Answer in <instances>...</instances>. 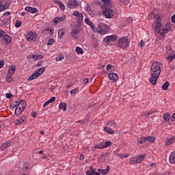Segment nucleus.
Instances as JSON below:
<instances>
[{
  "label": "nucleus",
  "instance_id": "22",
  "mask_svg": "<svg viewBox=\"0 0 175 175\" xmlns=\"http://www.w3.org/2000/svg\"><path fill=\"white\" fill-rule=\"evenodd\" d=\"M170 163H175V151L172 152L169 157Z\"/></svg>",
  "mask_w": 175,
  "mask_h": 175
},
{
  "label": "nucleus",
  "instance_id": "21",
  "mask_svg": "<svg viewBox=\"0 0 175 175\" xmlns=\"http://www.w3.org/2000/svg\"><path fill=\"white\" fill-rule=\"evenodd\" d=\"M80 33V29H76L72 31L71 35L74 39H77V35Z\"/></svg>",
  "mask_w": 175,
  "mask_h": 175
},
{
  "label": "nucleus",
  "instance_id": "43",
  "mask_svg": "<svg viewBox=\"0 0 175 175\" xmlns=\"http://www.w3.org/2000/svg\"><path fill=\"white\" fill-rule=\"evenodd\" d=\"M8 148V144H3L1 147H0V150L3 151V150H6Z\"/></svg>",
  "mask_w": 175,
  "mask_h": 175
},
{
  "label": "nucleus",
  "instance_id": "59",
  "mask_svg": "<svg viewBox=\"0 0 175 175\" xmlns=\"http://www.w3.org/2000/svg\"><path fill=\"white\" fill-rule=\"evenodd\" d=\"M31 115L33 118H35L36 117V112H31Z\"/></svg>",
  "mask_w": 175,
  "mask_h": 175
},
{
  "label": "nucleus",
  "instance_id": "55",
  "mask_svg": "<svg viewBox=\"0 0 175 175\" xmlns=\"http://www.w3.org/2000/svg\"><path fill=\"white\" fill-rule=\"evenodd\" d=\"M10 14H11V13L9 11L3 13V16H10Z\"/></svg>",
  "mask_w": 175,
  "mask_h": 175
},
{
  "label": "nucleus",
  "instance_id": "32",
  "mask_svg": "<svg viewBox=\"0 0 175 175\" xmlns=\"http://www.w3.org/2000/svg\"><path fill=\"white\" fill-rule=\"evenodd\" d=\"M107 126H113L114 129L117 128V125L114 121H111V120L108 121L107 122Z\"/></svg>",
  "mask_w": 175,
  "mask_h": 175
},
{
  "label": "nucleus",
  "instance_id": "12",
  "mask_svg": "<svg viewBox=\"0 0 175 175\" xmlns=\"http://www.w3.org/2000/svg\"><path fill=\"white\" fill-rule=\"evenodd\" d=\"M9 6H10V1H7L3 4L2 1H0V10L2 12L3 10H6V9H9Z\"/></svg>",
  "mask_w": 175,
  "mask_h": 175
},
{
  "label": "nucleus",
  "instance_id": "16",
  "mask_svg": "<svg viewBox=\"0 0 175 175\" xmlns=\"http://www.w3.org/2000/svg\"><path fill=\"white\" fill-rule=\"evenodd\" d=\"M110 172V166L107 165V168L105 170H102V169H98L97 170V173H99V174L100 175V173L102 174H107V173H109Z\"/></svg>",
  "mask_w": 175,
  "mask_h": 175
},
{
  "label": "nucleus",
  "instance_id": "38",
  "mask_svg": "<svg viewBox=\"0 0 175 175\" xmlns=\"http://www.w3.org/2000/svg\"><path fill=\"white\" fill-rule=\"evenodd\" d=\"M145 139H146L147 142H150V143H154V142H155V137H145Z\"/></svg>",
  "mask_w": 175,
  "mask_h": 175
},
{
  "label": "nucleus",
  "instance_id": "51",
  "mask_svg": "<svg viewBox=\"0 0 175 175\" xmlns=\"http://www.w3.org/2000/svg\"><path fill=\"white\" fill-rule=\"evenodd\" d=\"M77 122H78L79 124H81V125H84V124H85V121L84 120H78Z\"/></svg>",
  "mask_w": 175,
  "mask_h": 175
},
{
  "label": "nucleus",
  "instance_id": "64",
  "mask_svg": "<svg viewBox=\"0 0 175 175\" xmlns=\"http://www.w3.org/2000/svg\"><path fill=\"white\" fill-rule=\"evenodd\" d=\"M150 115H148V113H144L143 116L145 117L146 118H147V117H148Z\"/></svg>",
  "mask_w": 175,
  "mask_h": 175
},
{
  "label": "nucleus",
  "instance_id": "61",
  "mask_svg": "<svg viewBox=\"0 0 175 175\" xmlns=\"http://www.w3.org/2000/svg\"><path fill=\"white\" fill-rule=\"evenodd\" d=\"M70 94H71V95H73L74 94H76V90H72L71 91H70Z\"/></svg>",
  "mask_w": 175,
  "mask_h": 175
},
{
  "label": "nucleus",
  "instance_id": "53",
  "mask_svg": "<svg viewBox=\"0 0 175 175\" xmlns=\"http://www.w3.org/2000/svg\"><path fill=\"white\" fill-rule=\"evenodd\" d=\"M3 65H5V62L3 61L0 62V69L3 68Z\"/></svg>",
  "mask_w": 175,
  "mask_h": 175
},
{
  "label": "nucleus",
  "instance_id": "2",
  "mask_svg": "<svg viewBox=\"0 0 175 175\" xmlns=\"http://www.w3.org/2000/svg\"><path fill=\"white\" fill-rule=\"evenodd\" d=\"M111 0H101L103 5H105L103 10V14L106 18H111L114 16V10L111 8V3L110 1Z\"/></svg>",
  "mask_w": 175,
  "mask_h": 175
},
{
  "label": "nucleus",
  "instance_id": "33",
  "mask_svg": "<svg viewBox=\"0 0 175 175\" xmlns=\"http://www.w3.org/2000/svg\"><path fill=\"white\" fill-rule=\"evenodd\" d=\"M59 107L61 109V110H63V111H66V103H60Z\"/></svg>",
  "mask_w": 175,
  "mask_h": 175
},
{
  "label": "nucleus",
  "instance_id": "41",
  "mask_svg": "<svg viewBox=\"0 0 175 175\" xmlns=\"http://www.w3.org/2000/svg\"><path fill=\"white\" fill-rule=\"evenodd\" d=\"M175 59V53L173 55H169L166 57L167 61H170V62H172L173 59Z\"/></svg>",
  "mask_w": 175,
  "mask_h": 175
},
{
  "label": "nucleus",
  "instance_id": "63",
  "mask_svg": "<svg viewBox=\"0 0 175 175\" xmlns=\"http://www.w3.org/2000/svg\"><path fill=\"white\" fill-rule=\"evenodd\" d=\"M153 113H155V111H150L149 112H148V116H151V114H153Z\"/></svg>",
  "mask_w": 175,
  "mask_h": 175
},
{
  "label": "nucleus",
  "instance_id": "15",
  "mask_svg": "<svg viewBox=\"0 0 175 175\" xmlns=\"http://www.w3.org/2000/svg\"><path fill=\"white\" fill-rule=\"evenodd\" d=\"M66 19V16H62L61 17H56L53 20V24L54 25H57L58 23H61V21H65Z\"/></svg>",
  "mask_w": 175,
  "mask_h": 175
},
{
  "label": "nucleus",
  "instance_id": "7",
  "mask_svg": "<svg viewBox=\"0 0 175 175\" xmlns=\"http://www.w3.org/2000/svg\"><path fill=\"white\" fill-rule=\"evenodd\" d=\"M46 70L44 67L37 69L36 71L33 72L31 75L28 78V81H32V80H35V79H38L40 75H43Z\"/></svg>",
  "mask_w": 175,
  "mask_h": 175
},
{
  "label": "nucleus",
  "instance_id": "31",
  "mask_svg": "<svg viewBox=\"0 0 175 175\" xmlns=\"http://www.w3.org/2000/svg\"><path fill=\"white\" fill-rule=\"evenodd\" d=\"M25 120H27V118H25V117H23V118H21L20 120H16V122H15V124L16 125H21V124H23V122H24V121Z\"/></svg>",
  "mask_w": 175,
  "mask_h": 175
},
{
  "label": "nucleus",
  "instance_id": "62",
  "mask_svg": "<svg viewBox=\"0 0 175 175\" xmlns=\"http://www.w3.org/2000/svg\"><path fill=\"white\" fill-rule=\"evenodd\" d=\"M140 46H141V47H143V46H144V41L141 40V42H140Z\"/></svg>",
  "mask_w": 175,
  "mask_h": 175
},
{
  "label": "nucleus",
  "instance_id": "52",
  "mask_svg": "<svg viewBox=\"0 0 175 175\" xmlns=\"http://www.w3.org/2000/svg\"><path fill=\"white\" fill-rule=\"evenodd\" d=\"M5 35V31L2 29H0V38H2Z\"/></svg>",
  "mask_w": 175,
  "mask_h": 175
},
{
  "label": "nucleus",
  "instance_id": "23",
  "mask_svg": "<svg viewBox=\"0 0 175 175\" xmlns=\"http://www.w3.org/2000/svg\"><path fill=\"white\" fill-rule=\"evenodd\" d=\"M16 72V66H11L8 68V75H13Z\"/></svg>",
  "mask_w": 175,
  "mask_h": 175
},
{
  "label": "nucleus",
  "instance_id": "39",
  "mask_svg": "<svg viewBox=\"0 0 175 175\" xmlns=\"http://www.w3.org/2000/svg\"><path fill=\"white\" fill-rule=\"evenodd\" d=\"M94 148H98V150H102L105 148L103 147V142H100L99 144H97L95 146Z\"/></svg>",
  "mask_w": 175,
  "mask_h": 175
},
{
  "label": "nucleus",
  "instance_id": "14",
  "mask_svg": "<svg viewBox=\"0 0 175 175\" xmlns=\"http://www.w3.org/2000/svg\"><path fill=\"white\" fill-rule=\"evenodd\" d=\"M109 80H113V83H116L120 79V77H118V75L111 72L108 75Z\"/></svg>",
  "mask_w": 175,
  "mask_h": 175
},
{
  "label": "nucleus",
  "instance_id": "20",
  "mask_svg": "<svg viewBox=\"0 0 175 175\" xmlns=\"http://www.w3.org/2000/svg\"><path fill=\"white\" fill-rule=\"evenodd\" d=\"M17 107L23 110H25V107H27V103L25 101H18Z\"/></svg>",
  "mask_w": 175,
  "mask_h": 175
},
{
  "label": "nucleus",
  "instance_id": "8",
  "mask_svg": "<svg viewBox=\"0 0 175 175\" xmlns=\"http://www.w3.org/2000/svg\"><path fill=\"white\" fill-rule=\"evenodd\" d=\"M37 38H38V33H36L33 31H30L27 35V39L28 42H36Z\"/></svg>",
  "mask_w": 175,
  "mask_h": 175
},
{
  "label": "nucleus",
  "instance_id": "37",
  "mask_svg": "<svg viewBox=\"0 0 175 175\" xmlns=\"http://www.w3.org/2000/svg\"><path fill=\"white\" fill-rule=\"evenodd\" d=\"M77 54H84V51L80 46H77L75 49Z\"/></svg>",
  "mask_w": 175,
  "mask_h": 175
},
{
  "label": "nucleus",
  "instance_id": "60",
  "mask_svg": "<svg viewBox=\"0 0 175 175\" xmlns=\"http://www.w3.org/2000/svg\"><path fill=\"white\" fill-rule=\"evenodd\" d=\"M24 167H25V170H28V163H25L24 164Z\"/></svg>",
  "mask_w": 175,
  "mask_h": 175
},
{
  "label": "nucleus",
  "instance_id": "18",
  "mask_svg": "<svg viewBox=\"0 0 175 175\" xmlns=\"http://www.w3.org/2000/svg\"><path fill=\"white\" fill-rule=\"evenodd\" d=\"M85 24L89 25L93 31H95V29H96L95 26L94 25V23H92V22L91 21H90V18H88V17L85 18Z\"/></svg>",
  "mask_w": 175,
  "mask_h": 175
},
{
  "label": "nucleus",
  "instance_id": "28",
  "mask_svg": "<svg viewBox=\"0 0 175 175\" xmlns=\"http://www.w3.org/2000/svg\"><path fill=\"white\" fill-rule=\"evenodd\" d=\"M55 3L59 5L61 10H65V5H64L61 1H55Z\"/></svg>",
  "mask_w": 175,
  "mask_h": 175
},
{
  "label": "nucleus",
  "instance_id": "10",
  "mask_svg": "<svg viewBox=\"0 0 175 175\" xmlns=\"http://www.w3.org/2000/svg\"><path fill=\"white\" fill-rule=\"evenodd\" d=\"M104 42L105 43H110L111 42H116L117 40V36L116 35H112L109 36H107L106 38H104Z\"/></svg>",
  "mask_w": 175,
  "mask_h": 175
},
{
  "label": "nucleus",
  "instance_id": "27",
  "mask_svg": "<svg viewBox=\"0 0 175 175\" xmlns=\"http://www.w3.org/2000/svg\"><path fill=\"white\" fill-rule=\"evenodd\" d=\"M23 111H24V109H23L22 108H20L19 107L17 106V107L15 109L16 116H20L23 113Z\"/></svg>",
  "mask_w": 175,
  "mask_h": 175
},
{
  "label": "nucleus",
  "instance_id": "48",
  "mask_svg": "<svg viewBox=\"0 0 175 175\" xmlns=\"http://www.w3.org/2000/svg\"><path fill=\"white\" fill-rule=\"evenodd\" d=\"M5 97L7 98V99H10L11 98H13V94L10 93H7L5 94Z\"/></svg>",
  "mask_w": 175,
  "mask_h": 175
},
{
  "label": "nucleus",
  "instance_id": "30",
  "mask_svg": "<svg viewBox=\"0 0 175 175\" xmlns=\"http://www.w3.org/2000/svg\"><path fill=\"white\" fill-rule=\"evenodd\" d=\"M163 118H164V121H165V122H169V121H170V113H165L163 115Z\"/></svg>",
  "mask_w": 175,
  "mask_h": 175
},
{
  "label": "nucleus",
  "instance_id": "49",
  "mask_svg": "<svg viewBox=\"0 0 175 175\" xmlns=\"http://www.w3.org/2000/svg\"><path fill=\"white\" fill-rule=\"evenodd\" d=\"M120 1L124 5H128L129 3V0H120Z\"/></svg>",
  "mask_w": 175,
  "mask_h": 175
},
{
  "label": "nucleus",
  "instance_id": "36",
  "mask_svg": "<svg viewBox=\"0 0 175 175\" xmlns=\"http://www.w3.org/2000/svg\"><path fill=\"white\" fill-rule=\"evenodd\" d=\"M104 131H105V132H107L109 135H113V133H114V131H113V129H111V128H109V127H105Z\"/></svg>",
  "mask_w": 175,
  "mask_h": 175
},
{
  "label": "nucleus",
  "instance_id": "50",
  "mask_svg": "<svg viewBox=\"0 0 175 175\" xmlns=\"http://www.w3.org/2000/svg\"><path fill=\"white\" fill-rule=\"evenodd\" d=\"M49 103H53V102H55V97H52L51 99L48 100Z\"/></svg>",
  "mask_w": 175,
  "mask_h": 175
},
{
  "label": "nucleus",
  "instance_id": "6",
  "mask_svg": "<svg viewBox=\"0 0 175 175\" xmlns=\"http://www.w3.org/2000/svg\"><path fill=\"white\" fill-rule=\"evenodd\" d=\"M109 31L110 27L105 23L98 24L96 28V32H98L100 35H106V33H109Z\"/></svg>",
  "mask_w": 175,
  "mask_h": 175
},
{
  "label": "nucleus",
  "instance_id": "40",
  "mask_svg": "<svg viewBox=\"0 0 175 175\" xmlns=\"http://www.w3.org/2000/svg\"><path fill=\"white\" fill-rule=\"evenodd\" d=\"M18 105V101H16L15 103L10 104V108L11 109V110H13V109H14V107H17Z\"/></svg>",
  "mask_w": 175,
  "mask_h": 175
},
{
  "label": "nucleus",
  "instance_id": "34",
  "mask_svg": "<svg viewBox=\"0 0 175 175\" xmlns=\"http://www.w3.org/2000/svg\"><path fill=\"white\" fill-rule=\"evenodd\" d=\"M112 144L113 143L111 141L103 142V146L104 148H107V147H110V146H111Z\"/></svg>",
  "mask_w": 175,
  "mask_h": 175
},
{
  "label": "nucleus",
  "instance_id": "58",
  "mask_svg": "<svg viewBox=\"0 0 175 175\" xmlns=\"http://www.w3.org/2000/svg\"><path fill=\"white\" fill-rule=\"evenodd\" d=\"M83 83H84L85 84H87V83H88V79H87V78L83 79Z\"/></svg>",
  "mask_w": 175,
  "mask_h": 175
},
{
  "label": "nucleus",
  "instance_id": "4",
  "mask_svg": "<svg viewBox=\"0 0 175 175\" xmlns=\"http://www.w3.org/2000/svg\"><path fill=\"white\" fill-rule=\"evenodd\" d=\"M161 27H162V25L161 23L157 22L155 24L154 29H155V35L157 33H159L161 35L160 39H163L165 38V33H167L169 31H170V28H167V29H161Z\"/></svg>",
  "mask_w": 175,
  "mask_h": 175
},
{
  "label": "nucleus",
  "instance_id": "44",
  "mask_svg": "<svg viewBox=\"0 0 175 175\" xmlns=\"http://www.w3.org/2000/svg\"><path fill=\"white\" fill-rule=\"evenodd\" d=\"M12 75L8 74V76L6 77V81L8 83H10V81H12Z\"/></svg>",
  "mask_w": 175,
  "mask_h": 175
},
{
  "label": "nucleus",
  "instance_id": "57",
  "mask_svg": "<svg viewBox=\"0 0 175 175\" xmlns=\"http://www.w3.org/2000/svg\"><path fill=\"white\" fill-rule=\"evenodd\" d=\"M111 68H112L111 64H108V65L107 66V70H110V69H111Z\"/></svg>",
  "mask_w": 175,
  "mask_h": 175
},
{
  "label": "nucleus",
  "instance_id": "24",
  "mask_svg": "<svg viewBox=\"0 0 175 175\" xmlns=\"http://www.w3.org/2000/svg\"><path fill=\"white\" fill-rule=\"evenodd\" d=\"M174 142V137H170L169 138H167L165 141V145L170 146V144H172V143H173Z\"/></svg>",
  "mask_w": 175,
  "mask_h": 175
},
{
  "label": "nucleus",
  "instance_id": "29",
  "mask_svg": "<svg viewBox=\"0 0 175 175\" xmlns=\"http://www.w3.org/2000/svg\"><path fill=\"white\" fill-rule=\"evenodd\" d=\"M31 58L34 59V61H38V59H43V55H33Z\"/></svg>",
  "mask_w": 175,
  "mask_h": 175
},
{
  "label": "nucleus",
  "instance_id": "35",
  "mask_svg": "<svg viewBox=\"0 0 175 175\" xmlns=\"http://www.w3.org/2000/svg\"><path fill=\"white\" fill-rule=\"evenodd\" d=\"M137 142L138 144H143L144 143H146V137H144V138L139 137V138H137Z\"/></svg>",
  "mask_w": 175,
  "mask_h": 175
},
{
  "label": "nucleus",
  "instance_id": "45",
  "mask_svg": "<svg viewBox=\"0 0 175 175\" xmlns=\"http://www.w3.org/2000/svg\"><path fill=\"white\" fill-rule=\"evenodd\" d=\"M22 23L18 21H16V23H15V27L16 28H20V27H21L22 25Z\"/></svg>",
  "mask_w": 175,
  "mask_h": 175
},
{
  "label": "nucleus",
  "instance_id": "47",
  "mask_svg": "<svg viewBox=\"0 0 175 175\" xmlns=\"http://www.w3.org/2000/svg\"><path fill=\"white\" fill-rule=\"evenodd\" d=\"M54 43V38H50L48 42V46H51Z\"/></svg>",
  "mask_w": 175,
  "mask_h": 175
},
{
  "label": "nucleus",
  "instance_id": "11",
  "mask_svg": "<svg viewBox=\"0 0 175 175\" xmlns=\"http://www.w3.org/2000/svg\"><path fill=\"white\" fill-rule=\"evenodd\" d=\"M73 16L77 17V20L78 23L80 24L83 21V14L81 12H79V11H75L72 13Z\"/></svg>",
  "mask_w": 175,
  "mask_h": 175
},
{
  "label": "nucleus",
  "instance_id": "5",
  "mask_svg": "<svg viewBox=\"0 0 175 175\" xmlns=\"http://www.w3.org/2000/svg\"><path fill=\"white\" fill-rule=\"evenodd\" d=\"M146 157H147V154L146 153L141 154L135 157H133L130 159V163L131 165H136V163H142V161H144Z\"/></svg>",
  "mask_w": 175,
  "mask_h": 175
},
{
  "label": "nucleus",
  "instance_id": "3",
  "mask_svg": "<svg viewBox=\"0 0 175 175\" xmlns=\"http://www.w3.org/2000/svg\"><path fill=\"white\" fill-rule=\"evenodd\" d=\"M129 38L128 37H121L117 41L116 46L118 49H122V50H126L129 47Z\"/></svg>",
  "mask_w": 175,
  "mask_h": 175
},
{
  "label": "nucleus",
  "instance_id": "46",
  "mask_svg": "<svg viewBox=\"0 0 175 175\" xmlns=\"http://www.w3.org/2000/svg\"><path fill=\"white\" fill-rule=\"evenodd\" d=\"M64 57H62V55L56 57V61H62Z\"/></svg>",
  "mask_w": 175,
  "mask_h": 175
},
{
  "label": "nucleus",
  "instance_id": "56",
  "mask_svg": "<svg viewBox=\"0 0 175 175\" xmlns=\"http://www.w3.org/2000/svg\"><path fill=\"white\" fill-rule=\"evenodd\" d=\"M49 105H50V103L48 100L44 103L43 107H46V106H49Z\"/></svg>",
  "mask_w": 175,
  "mask_h": 175
},
{
  "label": "nucleus",
  "instance_id": "13",
  "mask_svg": "<svg viewBox=\"0 0 175 175\" xmlns=\"http://www.w3.org/2000/svg\"><path fill=\"white\" fill-rule=\"evenodd\" d=\"M86 175H100L99 172H96V170L92 167H90V170L86 171Z\"/></svg>",
  "mask_w": 175,
  "mask_h": 175
},
{
  "label": "nucleus",
  "instance_id": "1",
  "mask_svg": "<svg viewBox=\"0 0 175 175\" xmlns=\"http://www.w3.org/2000/svg\"><path fill=\"white\" fill-rule=\"evenodd\" d=\"M162 64L158 62H154L150 67V75L151 77L149 79L150 83L153 85L157 84V81H158V79L161 75V68H162Z\"/></svg>",
  "mask_w": 175,
  "mask_h": 175
},
{
  "label": "nucleus",
  "instance_id": "42",
  "mask_svg": "<svg viewBox=\"0 0 175 175\" xmlns=\"http://www.w3.org/2000/svg\"><path fill=\"white\" fill-rule=\"evenodd\" d=\"M118 157H120L121 159H124V158H128L129 157V154H118Z\"/></svg>",
  "mask_w": 175,
  "mask_h": 175
},
{
  "label": "nucleus",
  "instance_id": "17",
  "mask_svg": "<svg viewBox=\"0 0 175 175\" xmlns=\"http://www.w3.org/2000/svg\"><path fill=\"white\" fill-rule=\"evenodd\" d=\"M25 10H26V12H28L29 13H32V14H35L37 13L38 12V9L36 8H33V7H26L25 8Z\"/></svg>",
  "mask_w": 175,
  "mask_h": 175
},
{
  "label": "nucleus",
  "instance_id": "9",
  "mask_svg": "<svg viewBox=\"0 0 175 175\" xmlns=\"http://www.w3.org/2000/svg\"><path fill=\"white\" fill-rule=\"evenodd\" d=\"M67 6L69 9H77V8H79V1L76 0H69L67 3Z\"/></svg>",
  "mask_w": 175,
  "mask_h": 175
},
{
  "label": "nucleus",
  "instance_id": "19",
  "mask_svg": "<svg viewBox=\"0 0 175 175\" xmlns=\"http://www.w3.org/2000/svg\"><path fill=\"white\" fill-rule=\"evenodd\" d=\"M1 38L5 40V43H10L12 42V37L8 36L5 32H4V34Z\"/></svg>",
  "mask_w": 175,
  "mask_h": 175
},
{
  "label": "nucleus",
  "instance_id": "26",
  "mask_svg": "<svg viewBox=\"0 0 175 175\" xmlns=\"http://www.w3.org/2000/svg\"><path fill=\"white\" fill-rule=\"evenodd\" d=\"M169 85H170V83H169V81H166L165 83H164L162 85L161 88L163 91H167V88H169Z\"/></svg>",
  "mask_w": 175,
  "mask_h": 175
},
{
  "label": "nucleus",
  "instance_id": "25",
  "mask_svg": "<svg viewBox=\"0 0 175 175\" xmlns=\"http://www.w3.org/2000/svg\"><path fill=\"white\" fill-rule=\"evenodd\" d=\"M65 35V29H61L58 31V38L59 39H62Z\"/></svg>",
  "mask_w": 175,
  "mask_h": 175
},
{
  "label": "nucleus",
  "instance_id": "54",
  "mask_svg": "<svg viewBox=\"0 0 175 175\" xmlns=\"http://www.w3.org/2000/svg\"><path fill=\"white\" fill-rule=\"evenodd\" d=\"M42 64H43V61H40L37 64L36 66H42Z\"/></svg>",
  "mask_w": 175,
  "mask_h": 175
}]
</instances>
